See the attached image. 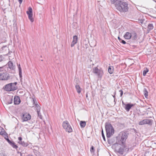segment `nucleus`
<instances>
[{
  "label": "nucleus",
  "instance_id": "nucleus-40",
  "mask_svg": "<svg viewBox=\"0 0 156 156\" xmlns=\"http://www.w3.org/2000/svg\"><path fill=\"white\" fill-rule=\"evenodd\" d=\"M22 138L21 137H18V140L19 141H22Z\"/></svg>",
  "mask_w": 156,
  "mask_h": 156
},
{
  "label": "nucleus",
  "instance_id": "nucleus-28",
  "mask_svg": "<svg viewBox=\"0 0 156 156\" xmlns=\"http://www.w3.org/2000/svg\"><path fill=\"white\" fill-rule=\"evenodd\" d=\"M139 124L140 125L146 124L145 119L139 122Z\"/></svg>",
  "mask_w": 156,
  "mask_h": 156
},
{
  "label": "nucleus",
  "instance_id": "nucleus-38",
  "mask_svg": "<svg viewBox=\"0 0 156 156\" xmlns=\"http://www.w3.org/2000/svg\"><path fill=\"white\" fill-rule=\"evenodd\" d=\"M119 91L120 92V96L121 97L123 94V92L122 90H120Z\"/></svg>",
  "mask_w": 156,
  "mask_h": 156
},
{
  "label": "nucleus",
  "instance_id": "nucleus-19",
  "mask_svg": "<svg viewBox=\"0 0 156 156\" xmlns=\"http://www.w3.org/2000/svg\"><path fill=\"white\" fill-rule=\"evenodd\" d=\"M108 72L111 74L113 73V68L112 66H110L108 69Z\"/></svg>",
  "mask_w": 156,
  "mask_h": 156
},
{
  "label": "nucleus",
  "instance_id": "nucleus-4",
  "mask_svg": "<svg viewBox=\"0 0 156 156\" xmlns=\"http://www.w3.org/2000/svg\"><path fill=\"white\" fill-rule=\"evenodd\" d=\"M17 83L16 82H15L8 84L5 85L3 89L6 91H14L17 89L16 86Z\"/></svg>",
  "mask_w": 156,
  "mask_h": 156
},
{
  "label": "nucleus",
  "instance_id": "nucleus-1",
  "mask_svg": "<svg viewBox=\"0 0 156 156\" xmlns=\"http://www.w3.org/2000/svg\"><path fill=\"white\" fill-rule=\"evenodd\" d=\"M116 9L120 12H127L129 9L128 3L120 0L119 2L115 5Z\"/></svg>",
  "mask_w": 156,
  "mask_h": 156
},
{
  "label": "nucleus",
  "instance_id": "nucleus-36",
  "mask_svg": "<svg viewBox=\"0 0 156 156\" xmlns=\"http://www.w3.org/2000/svg\"><path fill=\"white\" fill-rule=\"evenodd\" d=\"M94 147L93 146H92L90 148V150L91 152H94Z\"/></svg>",
  "mask_w": 156,
  "mask_h": 156
},
{
  "label": "nucleus",
  "instance_id": "nucleus-20",
  "mask_svg": "<svg viewBox=\"0 0 156 156\" xmlns=\"http://www.w3.org/2000/svg\"><path fill=\"white\" fill-rule=\"evenodd\" d=\"M80 124L81 127L84 128L86 126V123L85 121H81Z\"/></svg>",
  "mask_w": 156,
  "mask_h": 156
},
{
  "label": "nucleus",
  "instance_id": "nucleus-13",
  "mask_svg": "<svg viewBox=\"0 0 156 156\" xmlns=\"http://www.w3.org/2000/svg\"><path fill=\"white\" fill-rule=\"evenodd\" d=\"M124 37L126 39L129 40L132 37V34L130 33L127 32L124 35Z\"/></svg>",
  "mask_w": 156,
  "mask_h": 156
},
{
  "label": "nucleus",
  "instance_id": "nucleus-9",
  "mask_svg": "<svg viewBox=\"0 0 156 156\" xmlns=\"http://www.w3.org/2000/svg\"><path fill=\"white\" fill-rule=\"evenodd\" d=\"M93 72L98 76L101 77L102 76L103 72L97 67L94 68L93 69Z\"/></svg>",
  "mask_w": 156,
  "mask_h": 156
},
{
  "label": "nucleus",
  "instance_id": "nucleus-31",
  "mask_svg": "<svg viewBox=\"0 0 156 156\" xmlns=\"http://www.w3.org/2000/svg\"><path fill=\"white\" fill-rule=\"evenodd\" d=\"M5 66L0 67V71L1 72H4V71H5Z\"/></svg>",
  "mask_w": 156,
  "mask_h": 156
},
{
  "label": "nucleus",
  "instance_id": "nucleus-14",
  "mask_svg": "<svg viewBox=\"0 0 156 156\" xmlns=\"http://www.w3.org/2000/svg\"><path fill=\"white\" fill-rule=\"evenodd\" d=\"M123 148L120 147L118 151V153L121 155H122L123 154L124 150L125 148V146L123 145Z\"/></svg>",
  "mask_w": 156,
  "mask_h": 156
},
{
  "label": "nucleus",
  "instance_id": "nucleus-10",
  "mask_svg": "<svg viewBox=\"0 0 156 156\" xmlns=\"http://www.w3.org/2000/svg\"><path fill=\"white\" fill-rule=\"evenodd\" d=\"M122 103L126 105L125 108V110L127 112H129L131 107L134 105V104H131L130 103H128L127 104H124L123 101H122Z\"/></svg>",
  "mask_w": 156,
  "mask_h": 156
},
{
  "label": "nucleus",
  "instance_id": "nucleus-26",
  "mask_svg": "<svg viewBox=\"0 0 156 156\" xmlns=\"http://www.w3.org/2000/svg\"><path fill=\"white\" fill-rule=\"evenodd\" d=\"M35 106L36 108V110L37 112H40V107L37 104H35Z\"/></svg>",
  "mask_w": 156,
  "mask_h": 156
},
{
  "label": "nucleus",
  "instance_id": "nucleus-11",
  "mask_svg": "<svg viewBox=\"0 0 156 156\" xmlns=\"http://www.w3.org/2000/svg\"><path fill=\"white\" fill-rule=\"evenodd\" d=\"M78 40V37L77 36L75 35L73 37V40L71 44V47H73L75 44L77 43Z\"/></svg>",
  "mask_w": 156,
  "mask_h": 156
},
{
  "label": "nucleus",
  "instance_id": "nucleus-41",
  "mask_svg": "<svg viewBox=\"0 0 156 156\" xmlns=\"http://www.w3.org/2000/svg\"><path fill=\"white\" fill-rule=\"evenodd\" d=\"M7 141H8V143H9L10 144H11V143H12V141H10V140H9V139H7Z\"/></svg>",
  "mask_w": 156,
  "mask_h": 156
},
{
  "label": "nucleus",
  "instance_id": "nucleus-6",
  "mask_svg": "<svg viewBox=\"0 0 156 156\" xmlns=\"http://www.w3.org/2000/svg\"><path fill=\"white\" fill-rule=\"evenodd\" d=\"M9 73L6 72L0 73V80H7L10 79Z\"/></svg>",
  "mask_w": 156,
  "mask_h": 156
},
{
  "label": "nucleus",
  "instance_id": "nucleus-35",
  "mask_svg": "<svg viewBox=\"0 0 156 156\" xmlns=\"http://www.w3.org/2000/svg\"><path fill=\"white\" fill-rule=\"evenodd\" d=\"M4 59V57L2 55H0V62L3 61Z\"/></svg>",
  "mask_w": 156,
  "mask_h": 156
},
{
  "label": "nucleus",
  "instance_id": "nucleus-21",
  "mask_svg": "<svg viewBox=\"0 0 156 156\" xmlns=\"http://www.w3.org/2000/svg\"><path fill=\"white\" fill-rule=\"evenodd\" d=\"M18 69L19 70V74L20 76V78H21L22 77V70L21 68L20 65V64H19L18 65Z\"/></svg>",
  "mask_w": 156,
  "mask_h": 156
},
{
  "label": "nucleus",
  "instance_id": "nucleus-45",
  "mask_svg": "<svg viewBox=\"0 0 156 156\" xmlns=\"http://www.w3.org/2000/svg\"><path fill=\"white\" fill-rule=\"evenodd\" d=\"M2 155H3V156H4L5 155H4V154H2V156H2Z\"/></svg>",
  "mask_w": 156,
  "mask_h": 156
},
{
  "label": "nucleus",
  "instance_id": "nucleus-27",
  "mask_svg": "<svg viewBox=\"0 0 156 156\" xmlns=\"http://www.w3.org/2000/svg\"><path fill=\"white\" fill-rule=\"evenodd\" d=\"M148 69L147 68H146L143 71V75L144 76H145L146 75V73L148 72Z\"/></svg>",
  "mask_w": 156,
  "mask_h": 156
},
{
  "label": "nucleus",
  "instance_id": "nucleus-17",
  "mask_svg": "<svg viewBox=\"0 0 156 156\" xmlns=\"http://www.w3.org/2000/svg\"><path fill=\"white\" fill-rule=\"evenodd\" d=\"M8 65L9 68L10 69H13L14 66H13V64L12 62L10 61H9L8 62Z\"/></svg>",
  "mask_w": 156,
  "mask_h": 156
},
{
  "label": "nucleus",
  "instance_id": "nucleus-37",
  "mask_svg": "<svg viewBox=\"0 0 156 156\" xmlns=\"http://www.w3.org/2000/svg\"><path fill=\"white\" fill-rule=\"evenodd\" d=\"M5 48H6L7 49H8V48L7 47V46L6 45V46H4L2 47V50H4V49Z\"/></svg>",
  "mask_w": 156,
  "mask_h": 156
},
{
  "label": "nucleus",
  "instance_id": "nucleus-34",
  "mask_svg": "<svg viewBox=\"0 0 156 156\" xmlns=\"http://www.w3.org/2000/svg\"><path fill=\"white\" fill-rule=\"evenodd\" d=\"M101 134H102V137H103V138L104 140L105 141V135L104 134L103 130V129H102V130H101Z\"/></svg>",
  "mask_w": 156,
  "mask_h": 156
},
{
  "label": "nucleus",
  "instance_id": "nucleus-42",
  "mask_svg": "<svg viewBox=\"0 0 156 156\" xmlns=\"http://www.w3.org/2000/svg\"><path fill=\"white\" fill-rule=\"evenodd\" d=\"M20 3V4H21L22 2V1H23V0H18Z\"/></svg>",
  "mask_w": 156,
  "mask_h": 156
},
{
  "label": "nucleus",
  "instance_id": "nucleus-7",
  "mask_svg": "<svg viewBox=\"0 0 156 156\" xmlns=\"http://www.w3.org/2000/svg\"><path fill=\"white\" fill-rule=\"evenodd\" d=\"M32 9L31 7H29L28 9V11H27V13L28 15V18L30 20L31 22H33L34 21V20L33 19V12H32Z\"/></svg>",
  "mask_w": 156,
  "mask_h": 156
},
{
  "label": "nucleus",
  "instance_id": "nucleus-32",
  "mask_svg": "<svg viewBox=\"0 0 156 156\" xmlns=\"http://www.w3.org/2000/svg\"><path fill=\"white\" fill-rule=\"evenodd\" d=\"M38 117L41 119L42 118V116L40 112H37Z\"/></svg>",
  "mask_w": 156,
  "mask_h": 156
},
{
  "label": "nucleus",
  "instance_id": "nucleus-3",
  "mask_svg": "<svg viewBox=\"0 0 156 156\" xmlns=\"http://www.w3.org/2000/svg\"><path fill=\"white\" fill-rule=\"evenodd\" d=\"M105 128L107 137H110L114 133V130L112 125L109 123H105Z\"/></svg>",
  "mask_w": 156,
  "mask_h": 156
},
{
  "label": "nucleus",
  "instance_id": "nucleus-12",
  "mask_svg": "<svg viewBox=\"0 0 156 156\" xmlns=\"http://www.w3.org/2000/svg\"><path fill=\"white\" fill-rule=\"evenodd\" d=\"M14 102L15 105L19 104L20 102V100L19 96H15L14 98Z\"/></svg>",
  "mask_w": 156,
  "mask_h": 156
},
{
  "label": "nucleus",
  "instance_id": "nucleus-29",
  "mask_svg": "<svg viewBox=\"0 0 156 156\" xmlns=\"http://www.w3.org/2000/svg\"><path fill=\"white\" fill-rule=\"evenodd\" d=\"M10 144L11 145V146L13 148H14L16 149L18 148L17 146V145H15V143H14L13 142Z\"/></svg>",
  "mask_w": 156,
  "mask_h": 156
},
{
  "label": "nucleus",
  "instance_id": "nucleus-15",
  "mask_svg": "<svg viewBox=\"0 0 156 156\" xmlns=\"http://www.w3.org/2000/svg\"><path fill=\"white\" fill-rule=\"evenodd\" d=\"M146 124H147L149 125H152L153 120L151 119H145Z\"/></svg>",
  "mask_w": 156,
  "mask_h": 156
},
{
  "label": "nucleus",
  "instance_id": "nucleus-16",
  "mask_svg": "<svg viewBox=\"0 0 156 156\" xmlns=\"http://www.w3.org/2000/svg\"><path fill=\"white\" fill-rule=\"evenodd\" d=\"M18 143L23 147H27L28 145V144L27 143L23 141H19Z\"/></svg>",
  "mask_w": 156,
  "mask_h": 156
},
{
  "label": "nucleus",
  "instance_id": "nucleus-5",
  "mask_svg": "<svg viewBox=\"0 0 156 156\" xmlns=\"http://www.w3.org/2000/svg\"><path fill=\"white\" fill-rule=\"evenodd\" d=\"M62 126L66 132L68 133L72 132V129L67 121H66L63 122Z\"/></svg>",
  "mask_w": 156,
  "mask_h": 156
},
{
  "label": "nucleus",
  "instance_id": "nucleus-43",
  "mask_svg": "<svg viewBox=\"0 0 156 156\" xmlns=\"http://www.w3.org/2000/svg\"><path fill=\"white\" fill-rule=\"evenodd\" d=\"M118 38L119 40L120 41H120H121L122 39H121L119 37H118Z\"/></svg>",
  "mask_w": 156,
  "mask_h": 156
},
{
  "label": "nucleus",
  "instance_id": "nucleus-30",
  "mask_svg": "<svg viewBox=\"0 0 156 156\" xmlns=\"http://www.w3.org/2000/svg\"><path fill=\"white\" fill-rule=\"evenodd\" d=\"M137 38V35L136 33H134L133 35L132 39L133 40H135Z\"/></svg>",
  "mask_w": 156,
  "mask_h": 156
},
{
  "label": "nucleus",
  "instance_id": "nucleus-8",
  "mask_svg": "<svg viewBox=\"0 0 156 156\" xmlns=\"http://www.w3.org/2000/svg\"><path fill=\"white\" fill-rule=\"evenodd\" d=\"M31 115L28 113L23 114L22 116L23 122L27 121L31 119Z\"/></svg>",
  "mask_w": 156,
  "mask_h": 156
},
{
  "label": "nucleus",
  "instance_id": "nucleus-44",
  "mask_svg": "<svg viewBox=\"0 0 156 156\" xmlns=\"http://www.w3.org/2000/svg\"><path fill=\"white\" fill-rule=\"evenodd\" d=\"M113 97V98H114V101L115 100V95H113L112 96Z\"/></svg>",
  "mask_w": 156,
  "mask_h": 156
},
{
  "label": "nucleus",
  "instance_id": "nucleus-33",
  "mask_svg": "<svg viewBox=\"0 0 156 156\" xmlns=\"http://www.w3.org/2000/svg\"><path fill=\"white\" fill-rule=\"evenodd\" d=\"M31 101L33 104H36L35 102H36V100L34 98H32L31 99Z\"/></svg>",
  "mask_w": 156,
  "mask_h": 156
},
{
  "label": "nucleus",
  "instance_id": "nucleus-39",
  "mask_svg": "<svg viewBox=\"0 0 156 156\" xmlns=\"http://www.w3.org/2000/svg\"><path fill=\"white\" fill-rule=\"evenodd\" d=\"M120 42L124 44H125L126 43V42L125 41L122 40L121 41H120Z\"/></svg>",
  "mask_w": 156,
  "mask_h": 156
},
{
  "label": "nucleus",
  "instance_id": "nucleus-25",
  "mask_svg": "<svg viewBox=\"0 0 156 156\" xmlns=\"http://www.w3.org/2000/svg\"><path fill=\"white\" fill-rule=\"evenodd\" d=\"M17 93L19 94H20V95L21 96H23L25 94V93L24 91L21 90H18Z\"/></svg>",
  "mask_w": 156,
  "mask_h": 156
},
{
  "label": "nucleus",
  "instance_id": "nucleus-23",
  "mask_svg": "<svg viewBox=\"0 0 156 156\" xmlns=\"http://www.w3.org/2000/svg\"><path fill=\"white\" fill-rule=\"evenodd\" d=\"M120 0H110L112 4L115 3V6L116 4H118Z\"/></svg>",
  "mask_w": 156,
  "mask_h": 156
},
{
  "label": "nucleus",
  "instance_id": "nucleus-22",
  "mask_svg": "<svg viewBox=\"0 0 156 156\" xmlns=\"http://www.w3.org/2000/svg\"><path fill=\"white\" fill-rule=\"evenodd\" d=\"M144 94L145 97L147 98L148 95V93L147 89L146 88H144Z\"/></svg>",
  "mask_w": 156,
  "mask_h": 156
},
{
  "label": "nucleus",
  "instance_id": "nucleus-46",
  "mask_svg": "<svg viewBox=\"0 0 156 156\" xmlns=\"http://www.w3.org/2000/svg\"><path fill=\"white\" fill-rule=\"evenodd\" d=\"M86 98H87L88 97L87 94H86Z\"/></svg>",
  "mask_w": 156,
  "mask_h": 156
},
{
  "label": "nucleus",
  "instance_id": "nucleus-24",
  "mask_svg": "<svg viewBox=\"0 0 156 156\" xmlns=\"http://www.w3.org/2000/svg\"><path fill=\"white\" fill-rule=\"evenodd\" d=\"M148 29L149 30H152L154 28V26L152 23L149 24L147 27Z\"/></svg>",
  "mask_w": 156,
  "mask_h": 156
},
{
  "label": "nucleus",
  "instance_id": "nucleus-2",
  "mask_svg": "<svg viewBox=\"0 0 156 156\" xmlns=\"http://www.w3.org/2000/svg\"><path fill=\"white\" fill-rule=\"evenodd\" d=\"M128 134L124 132H121L117 136V139L120 140L118 141L120 144L125 145L126 139L128 137Z\"/></svg>",
  "mask_w": 156,
  "mask_h": 156
},
{
  "label": "nucleus",
  "instance_id": "nucleus-18",
  "mask_svg": "<svg viewBox=\"0 0 156 156\" xmlns=\"http://www.w3.org/2000/svg\"><path fill=\"white\" fill-rule=\"evenodd\" d=\"M76 88L78 93H80L81 92V89L80 86L78 85H76L75 86Z\"/></svg>",
  "mask_w": 156,
  "mask_h": 156
}]
</instances>
